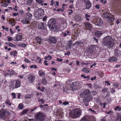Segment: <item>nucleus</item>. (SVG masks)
<instances>
[{
	"mask_svg": "<svg viewBox=\"0 0 121 121\" xmlns=\"http://www.w3.org/2000/svg\"><path fill=\"white\" fill-rule=\"evenodd\" d=\"M38 102H40L42 104H44L45 103V101L42 99H39L38 100Z\"/></svg>",
	"mask_w": 121,
	"mask_h": 121,
	"instance_id": "473e14b6",
	"label": "nucleus"
},
{
	"mask_svg": "<svg viewBox=\"0 0 121 121\" xmlns=\"http://www.w3.org/2000/svg\"><path fill=\"white\" fill-rule=\"evenodd\" d=\"M23 105L22 104H19L18 107L19 109H22L23 108Z\"/></svg>",
	"mask_w": 121,
	"mask_h": 121,
	"instance_id": "c9c22d12",
	"label": "nucleus"
},
{
	"mask_svg": "<svg viewBox=\"0 0 121 121\" xmlns=\"http://www.w3.org/2000/svg\"><path fill=\"white\" fill-rule=\"evenodd\" d=\"M6 104H8L9 106H10L11 105V104L10 103L9 100H7V101L5 103Z\"/></svg>",
	"mask_w": 121,
	"mask_h": 121,
	"instance_id": "a18cd8bd",
	"label": "nucleus"
},
{
	"mask_svg": "<svg viewBox=\"0 0 121 121\" xmlns=\"http://www.w3.org/2000/svg\"><path fill=\"white\" fill-rule=\"evenodd\" d=\"M9 114V112L7 111H0V118H4Z\"/></svg>",
	"mask_w": 121,
	"mask_h": 121,
	"instance_id": "423d86ee",
	"label": "nucleus"
},
{
	"mask_svg": "<svg viewBox=\"0 0 121 121\" xmlns=\"http://www.w3.org/2000/svg\"><path fill=\"white\" fill-rule=\"evenodd\" d=\"M8 40L9 41H11L13 40V38L10 37V36H8L7 37Z\"/></svg>",
	"mask_w": 121,
	"mask_h": 121,
	"instance_id": "c03bdc74",
	"label": "nucleus"
},
{
	"mask_svg": "<svg viewBox=\"0 0 121 121\" xmlns=\"http://www.w3.org/2000/svg\"><path fill=\"white\" fill-rule=\"evenodd\" d=\"M46 25L44 23L40 22L38 25V28L39 29H45Z\"/></svg>",
	"mask_w": 121,
	"mask_h": 121,
	"instance_id": "1a4fd4ad",
	"label": "nucleus"
},
{
	"mask_svg": "<svg viewBox=\"0 0 121 121\" xmlns=\"http://www.w3.org/2000/svg\"><path fill=\"white\" fill-rule=\"evenodd\" d=\"M115 55L117 56L121 55V51L118 49H116L114 51Z\"/></svg>",
	"mask_w": 121,
	"mask_h": 121,
	"instance_id": "f3484780",
	"label": "nucleus"
},
{
	"mask_svg": "<svg viewBox=\"0 0 121 121\" xmlns=\"http://www.w3.org/2000/svg\"><path fill=\"white\" fill-rule=\"evenodd\" d=\"M21 85V82L19 80H17L16 81L15 84V86L14 87V89L18 88L20 87Z\"/></svg>",
	"mask_w": 121,
	"mask_h": 121,
	"instance_id": "dca6fc26",
	"label": "nucleus"
},
{
	"mask_svg": "<svg viewBox=\"0 0 121 121\" xmlns=\"http://www.w3.org/2000/svg\"><path fill=\"white\" fill-rule=\"evenodd\" d=\"M55 20L53 18H51L48 21V26L49 28L51 27L52 26H53L55 24Z\"/></svg>",
	"mask_w": 121,
	"mask_h": 121,
	"instance_id": "6e6552de",
	"label": "nucleus"
},
{
	"mask_svg": "<svg viewBox=\"0 0 121 121\" xmlns=\"http://www.w3.org/2000/svg\"><path fill=\"white\" fill-rule=\"evenodd\" d=\"M40 71H39V76H42L43 75H44L45 74V72H43L42 73H40Z\"/></svg>",
	"mask_w": 121,
	"mask_h": 121,
	"instance_id": "ea45409f",
	"label": "nucleus"
},
{
	"mask_svg": "<svg viewBox=\"0 0 121 121\" xmlns=\"http://www.w3.org/2000/svg\"><path fill=\"white\" fill-rule=\"evenodd\" d=\"M89 110L91 111L93 113H96V112L94 110H92V109H89Z\"/></svg>",
	"mask_w": 121,
	"mask_h": 121,
	"instance_id": "864d4df0",
	"label": "nucleus"
},
{
	"mask_svg": "<svg viewBox=\"0 0 121 121\" xmlns=\"http://www.w3.org/2000/svg\"><path fill=\"white\" fill-rule=\"evenodd\" d=\"M117 60V59L114 56L110 57L108 59V61L109 62L116 61Z\"/></svg>",
	"mask_w": 121,
	"mask_h": 121,
	"instance_id": "5701e85b",
	"label": "nucleus"
},
{
	"mask_svg": "<svg viewBox=\"0 0 121 121\" xmlns=\"http://www.w3.org/2000/svg\"><path fill=\"white\" fill-rule=\"evenodd\" d=\"M5 44L6 45H8V46H10V42H7L6 43H5Z\"/></svg>",
	"mask_w": 121,
	"mask_h": 121,
	"instance_id": "69168bd1",
	"label": "nucleus"
},
{
	"mask_svg": "<svg viewBox=\"0 0 121 121\" xmlns=\"http://www.w3.org/2000/svg\"><path fill=\"white\" fill-rule=\"evenodd\" d=\"M48 60L51 59L52 58V56L50 55H48Z\"/></svg>",
	"mask_w": 121,
	"mask_h": 121,
	"instance_id": "052dcab7",
	"label": "nucleus"
},
{
	"mask_svg": "<svg viewBox=\"0 0 121 121\" xmlns=\"http://www.w3.org/2000/svg\"><path fill=\"white\" fill-rule=\"evenodd\" d=\"M18 13H13V15L14 16H16L17 15H18Z\"/></svg>",
	"mask_w": 121,
	"mask_h": 121,
	"instance_id": "5fc2aeb1",
	"label": "nucleus"
},
{
	"mask_svg": "<svg viewBox=\"0 0 121 121\" xmlns=\"http://www.w3.org/2000/svg\"><path fill=\"white\" fill-rule=\"evenodd\" d=\"M82 44L83 45L84 44L82 43L80 41H77L75 43L74 45H77L79 44Z\"/></svg>",
	"mask_w": 121,
	"mask_h": 121,
	"instance_id": "f704fd0d",
	"label": "nucleus"
},
{
	"mask_svg": "<svg viewBox=\"0 0 121 121\" xmlns=\"http://www.w3.org/2000/svg\"><path fill=\"white\" fill-rule=\"evenodd\" d=\"M36 39L38 42L39 43L41 42L42 40L39 37H37L36 38Z\"/></svg>",
	"mask_w": 121,
	"mask_h": 121,
	"instance_id": "72a5a7b5",
	"label": "nucleus"
},
{
	"mask_svg": "<svg viewBox=\"0 0 121 121\" xmlns=\"http://www.w3.org/2000/svg\"><path fill=\"white\" fill-rule=\"evenodd\" d=\"M44 14L43 10L41 9H37L35 11L34 16L36 19H40L43 18Z\"/></svg>",
	"mask_w": 121,
	"mask_h": 121,
	"instance_id": "7ed1b4c3",
	"label": "nucleus"
},
{
	"mask_svg": "<svg viewBox=\"0 0 121 121\" xmlns=\"http://www.w3.org/2000/svg\"><path fill=\"white\" fill-rule=\"evenodd\" d=\"M69 11H70V12H69L68 13V14L69 15H71V14L72 13H73V11H72V10L71 9H70L69 10Z\"/></svg>",
	"mask_w": 121,
	"mask_h": 121,
	"instance_id": "3c124183",
	"label": "nucleus"
},
{
	"mask_svg": "<svg viewBox=\"0 0 121 121\" xmlns=\"http://www.w3.org/2000/svg\"><path fill=\"white\" fill-rule=\"evenodd\" d=\"M44 0H35L39 4L42 5L44 2Z\"/></svg>",
	"mask_w": 121,
	"mask_h": 121,
	"instance_id": "c756f323",
	"label": "nucleus"
},
{
	"mask_svg": "<svg viewBox=\"0 0 121 121\" xmlns=\"http://www.w3.org/2000/svg\"><path fill=\"white\" fill-rule=\"evenodd\" d=\"M101 121H106L105 119L104 118H103L101 120Z\"/></svg>",
	"mask_w": 121,
	"mask_h": 121,
	"instance_id": "774afa93",
	"label": "nucleus"
},
{
	"mask_svg": "<svg viewBox=\"0 0 121 121\" xmlns=\"http://www.w3.org/2000/svg\"><path fill=\"white\" fill-rule=\"evenodd\" d=\"M10 33L12 34H13L14 33V32L13 31V30L12 29H10Z\"/></svg>",
	"mask_w": 121,
	"mask_h": 121,
	"instance_id": "e2e57ef3",
	"label": "nucleus"
},
{
	"mask_svg": "<svg viewBox=\"0 0 121 121\" xmlns=\"http://www.w3.org/2000/svg\"><path fill=\"white\" fill-rule=\"evenodd\" d=\"M84 2L85 4L86 9H89L91 7L92 3L89 0H84Z\"/></svg>",
	"mask_w": 121,
	"mask_h": 121,
	"instance_id": "0eeeda50",
	"label": "nucleus"
},
{
	"mask_svg": "<svg viewBox=\"0 0 121 121\" xmlns=\"http://www.w3.org/2000/svg\"><path fill=\"white\" fill-rule=\"evenodd\" d=\"M55 6L56 5L57 7L59 5V2L57 1H56V4H55Z\"/></svg>",
	"mask_w": 121,
	"mask_h": 121,
	"instance_id": "6e6d98bb",
	"label": "nucleus"
},
{
	"mask_svg": "<svg viewBox=\"0 0 121 121\" xmlns=\"http://www.w3.org/2000/svg\"><path fill=\"white\" fill-rule=\"evenodd\" d=\"M96 76H95L94 78H91V81H93L94 80H95L96 79Z\"/></svg>",
	"mask_w": 121,
	"mask_h": 121,
	"instance_id": "0e129e2a",
	"label": "nucleus"
},
{
	"mask_svg": "<svg viewBox=\"0 0 121 121\" xmlns=\"http://www.w3.org/2000/svg\"><path fill=\"white\" fill-rule=\"evenodd\" d=\"M110 15V14L109 13H103L102 16V17L104 18H108L109 17Z\"/></svg>",
	"mask_w": 121,
	"mask_h": 121,
	"instance_id": "a211bd4d",
	"label": "nucleus"
},
{
	"mask_svg": "<svg viewBox=\"0 0 121 121\" xmlns=\"http://www.w3.org/2000/svg\"><path fill=\"white\" fill-rule=\"evenodd\" d=\"M30 22V21L26 18H24L21 21L24 24H28Z\"/></svg>",
	"mask_w": 121,
	"mask_h": 121,
	"instance_id": "6ab92c4d",
	"label": "nucleus"
},
{
	"mask_svg": "<svg viewBox=\"0 0 121 121\" xmlns=\"http://www.w3.org/2000/svg\"><path fill=\"white\" fill-rule=\"evenodd\" d=\"M24 61L25 62L28 63H30L31 62L30 60L27 59H25L24 60Z\"/></svg>",
	"mask_w": 121,
	"mask_h": 121,
	"instance_id": "79ce46f5",
	"label": "nucleus"
},
{
	"mask_svg": "<svg viewBox=\"0 0 121 121\" xmlns=\"http://www.w3.org/2000/svg\"><path fill=\"white\" fill-rule=\"evenodd\" d=\"M49 29L52 31L54 30H57L58 29V27L55 24L53 26H52L51 27H50Z\"/></svg>",
	"mask_w": 121,
	"mask_h": 121,
	"instance_id": "412c9836",
	"label": "nucleus"
},
{
	"mask_svg": "<svg viewBox=\"0 0 121 121\" xmlns=\"http://www.w3.org/2000/svg\"><path fill=\"white\" fill-rule=\"evenodd\" d=\"M8 5V4L6 3H5L3 5V6L4 7H5L7 6Z\"/></svg>",
	"mask_w": 121,
	"mask_h": 121,
	"instance_id": "bf43d9fd",
	"label": "nucleus"
},
{
	"mask_svg": "<svg viewBox=\"0 0 121 121\" xmlns=\"http://www.w3.org/2000/svg\"><path fill=\"white\" fill-rule=\"evenodd\" d=\"M10 54L11 55H13L14 56H15L17 54V52L16 51H15L13 52H11Z\"/></svg>",
	"mask_w": 121,
	"mask_h": 121,
	"instance_id": "7c9ffc66",
	"label": "nucleus"
},
{
	"mask_svg": "<svg viewBox=\"0 0 121 121\" xmlns=\"http://www.w3.org/2000/svg\"><path fill=\"white\" fill-rule=\"evenodd\" d=\"M36 116V121H43L45 119V116L42 113L39 112Z\"/></svg>",
	"mask_w": 121,
	"mask_h": 121,
	"instance_id": "39448f33",
	"label": "nucleus"
},
{
	"mask_svg": "<svg viewBox=\"0 0 121 121\" xmlns=\"http://www.w3.org/2000/svg\"><path fill=\"white\" fill-rule=\"evenodd\" d=\"M81 96L83 98L84 102H88L91 101L92 99V96L91 95V92L88 89H84L81 94Z\"/></svg>",
	"mask_w": 121,
	"mask_h": 121,
	"instance_id": "f257e3e1",
	"label": "nucleus"
},
{
	"mask_svg": "<svg viewBox=\"0 0 121 121\" xmlns=\"http://www.w3.org/2000/svg\"><path fill=\"white\" fill-rule=\"evenodd\" d=\"M22 39V36L20 33H18L17 34L16 36V41L21 40Z\"/></svg>",
	"mask_w": 121,
	"mask_h": 121,
	"instance_id": "4468645a",
	"label": "nucleus"
},
{
	"mask_svg": "<svg viewBox=\"0 0 121 121\" xmlns=\"http://www.w3.org/2000/svg\"><path fill=\"white\" fill-rule=\"evenodd\" d=\"M82 71L86 73H88L89 71V69L86 68H83L82 69Z\"/></svg>",
	"mask_w": 121,
	"mask_h": 121,
	"instance_id": "a878e982",
	"label": "nucleus"
},
{
	"mask_svg": "<svg viewBox=\"0 0 121 121\" xmlns=\"http://www.w3.org/2000/svg\"><path fill=\"white\" fill-rule=\"evenodd\" d=\"M69 104V102L66 101H65L63 103V104L65 105H68Z\"/></svg>",
	"mask_w": 121,
	"mask_h": 121,
	"instance_id": "de8ad7c7",
	"label": "nucleus"
},
{
	"mask_svg": "<svg viewBox=\"0 0 121 121\" xmlns=\"http://www.w3.org/2000/svg\"><path fill=\"white\" fill-rule=\"evenodd\" d=\"M81 83L77 81L73 82L72 84L74 86H79V83Z\"/></svg>",
	"mask_w": 121,
	"mask_h": 121,
	"instance_id": "b1692460",
	"label": "nucleus"
},
{
	"mask_svg": "<svg viewBox=\"0 0 121 121\" xmlns=\"http://www.w3.org/2000/svg\"><path fill=\"white\" fill-rule=\"evenodd\" d=\"M114 20V18L113 16L111 17L110 16L108 18V21L109 23H112Z\"/></svg>",
	"mask_w": 121,
	"mask_h": 121,
	"instance_id": "aec40b11",
	"label": "nucleus"
},
{
	"mask_svg": "<svg viewBox=\"0 0 121 121\" xmlns=\"http://www.w3.org/2000/svg\"><path fill=\"white\" fill-rule=\"evenodd\" d=\"M103 41L105 45L108 47L110 48L112 47L113 39L110 36H108L104 37Z\"/></svg>",
	"mask_w": 121,
	"mask_h": 121,
	"instance_id": "f03ea898",
	"label": "nucleus"
},
{
	"mask_svg": "<svg viewBox=\"0 0 121 121\" xmlns=\"http://www.w3.org/2000/svg\"><path fill=\"white\" fill-rule=\"evenodd\" d=\"M50 69H51L52 70H54L55 71H56V68H50Z\"/></svg>",
	"mask_w": 121,
	"mask_h": 121,
	"instance_id": "13d9d810",
	"label": "nucleus"
},
{
	"mask_svg": "<svg viewBox=\"0 0 121 121\" xmlns=\"http://www.w3.org/2000/svg\"><path fill=\"white\" fill-rule=\"evenodd\" d=\"M42 83L44 85L47 84V81L45 79H43L42 80Z\"/></svg>",
	"mask_w": 121,
	"mask_h": 121,
	"instance_id": "e433bc0d",
	"label": "nucleus"
},
{
	"mask_svg": "<svg viewBox=\"0 0 121 121\" xmlns=\"http://www.w3.org/2000/svg\"><path fill=\"white\" fill-rule=\"evenodd\" d=\"M48 39V42L51 43L55 44L57 41V39L55 37H50Z\"/></svg>",
	"mask_w": 121,
	"mask_h": 121,
	"instance_id": "ddd939ff",
	"label": "nucleus"
},
{
	"mask_svg": "<svg viewBox=\"0 0 121 121\" xmlns=\"http://www.w3.org/2000/svg\"><path fill=\"white\" fill-rule=\"evenodd\" d=\"M56 11L57 12H59L60 11L62 12H64V10L63 9H57V10H56Z\"/></svg>",
	"mask_w": 121,
	"mask_h": 121,
	"instance_id": "09e8293b",
	"label": "nucleus"
},
{
	"mask_svg": "<svg viewBox=\"0 0 121 121\" xmlns=\"http://www.w3.org/2000/svg\"><path fill=\"white\" fill-rule=\"evenodd\" d=\"M55 2H54V0H52L51 1V4L50 5L52 6L53 5V4L55 3Z\"/></svg>",
	"mask_w": 121,
	"mask_h": 121,
	"instance_id": "4d7b16f0",
	"label": "nucleus"
},
{
	"mask_svg": "<svg viewBox=\"0 0 121 121\" xmlns=\"http://www.w3.org/2000/svg\"><path fill=\"white\" fill-rule=\"evenodd\" d=\"M84 25L87 29L91 31L93 28L92 25L90 23L86 22L85 23Z\"/></svg>",
	"mask_w": 121,
	"mask_h": 121,
	"instance_id": "9d476101",
	"label": "nucleus"
},
{
	"mask_svg": "<svg viewBox=\"0 0 121 121\" xmlns=\"http://www.w3.org/2000/svg\"><path fill=\"white\" fill-rule=\"evenodd\" d=\"M37 108V107H34V108L33 109H30V112H32L34 111L35 110H36Z\"/></svg>",
	"mask_w": 121,
	"mask_h": 121,
	"instance_id": "37998d69",
	"label": "nucleus"
},
{
	"mask_svg": "<svg viewBox=\"0 0 121 121\" xmlns=\"http://www.w3.org/2000/svg\"><path fill=\"white\" fill-rule=\"evenodd\" d=\"M99 5L98 4H96L95 6V8L97 9H99Z\"/></svg>",
	"mask_w": 121,
	"mask_h": 121,
	"instance_id": "603ef678",
	"label": "nucleus"
},
{
	"mask_svg": "<svg viewBox=\"0 0 121 121\" xmlns=\"http://www.w3.org/2000/svg\"><path fill=\"white\" fill-rule=\"evenodd\" d=\"M10 46L13 48H16V46L14 44L12 43H10Z\"/></svg>",
	"mask_w": 121,
	"mask_h": 121,
	"instance_id": "a19ab883",
	"label": "nucleus"
},
{
	"mask_svg": "<svg viewBox=\"0 0 121 121\" xmlns=\"http://www.w3.org/2000/svg\"><path fill=\"white\" fill-rule=\"evenodd\" d=\"M30 110V109H25L23 110L22 112H21V113H22V115L26 114V113L27 112H28Z\"/></svg>",
	"mask_w": 121,
	"mask_h": 121,
	"instance_id": "cd10ccee",
	"label": "nucleus"
},
{
	"mask_svg": "<svg viewBox=\"0 0 121 121\" xmlns=\"http://www.w3.org/2000/svg\"><path fill=\"white\" fill-rule=\"evenodd\" d=\"M35 78V76L32 75H29L28 78V79L29 81V83H33Z\"/></svg>",
	"mask_w": 121,
	"mask_h": 121,
	"instance_id": "9b49d317",
	"label": "nucleus"
},
{
	"mask_svg": "<svg viewBox=\"0 0 121 121\" xmlns=\"http://www.w3.org/2000/svg\"><path fill=\"white\" fill-rule=\"evenodd\" d=\"M14 81H11L10 83L9 86L10 87H12L14 89Z\"/></svg>",
	"mask_w": 121,
	"mask_h": 121,
	"instance_id": "393cba45",
	"label": "nucleus"
},
{
	"mask_svg": "<svg viewBox=\"0 0 121 121\" xmlns=\"http://www.w3.org/2000/svg\"><path fill=\"white\" fill-rule=\"evenodd\" d=\"M102 34V32L99 31H97L95 32V35L97 37H99Z\"/></svg>",
	"mask_w": 121,
	"mask_h": 121,
	"instance_id": "4be33fe9",
	"label": "nucleus"
},
{
	"mask_svg": "<svg viewBox=\"0 0 121 121\" xmlns=\"http://www.w3.org/2000/svg\"><path fill=\"white\" fill-rule=\"evenodd\" d=\"M62 35L65 37L67 36V34H66L65 33H63L62 34Z\"/></svg>",
	"mask_w": 121,
	"mask_h": 121,
	"instance_id": "338daca9",
	"label": "nucleus"
},
{
	"mask_svg": "<svg viewBox=\"0 0 121 121\" xmlns=\"http://www.w3.org/2000/svg\"><path fill=\"white\" fill-rule=\"evenodd\" d=\"M95 20V24L97 26H100L102 24L103 21L100 18H98L96 19Z\"/></svg>",
	"mask_w": 121,
	"mask_h": 121,
	"instance_id": "f8f14e48",
	"label": "nucleus"
},
{
	"mask_svg": "<svg viewBox=\"0 0 121 121\" xmlns=\"http://www.w3.org/2000/svg\"><path fill=\"white\" fill-rule=\"evenodd\" d=\"M81 77H83L84 78H86L87 81H88L90 79V77L89 76H86L85 75L82 74L81 75Z\"/></svg>",
	"mask_w": 121,
	"mask_h": 121,
	"instance_id": "c85d7f7f",
	"label": "nucleus"
},
{
	"mask_svg": "<svg viewBox=\"0 0 121 121\" xmlns=\"http://www.w3.org/2000/svg\"><path fill=\"white\" fill-rule=\"evenodd\" d=\"M26 18L28 20L30 21L32 17V14L28 12L26 13Z\"/></svg>",
	"mask_w": 121,
	"mask_h": 121,
	"instance_id": "2eb2a0df",
	"label": "nucleus"
},
{
	"mask_svg": "<svg viewBox=\"0 0 121 121\" xmlns=\"http://www.w3.org/2000/svg\"><path fill=\"white\" fill-rule=\"evenodd\" d=\"M69 44L68 46L66 47V48H70L72 46V43L71 40H69Z\"/></svg>",
	"mask_w": 121,
	"mask_h": 121,
	"instance_id": "bb28decb",
	"label": "nucleus"
},
{
	"mask_svg": "<svg viewBox=\"0 0 121 121\" xmlns=\"http://www.w3.org/2000/svg\"><path fill=\"white\" fill-rule=\"evenodd\" d=\"M21 96V94L20 93H19L18 94V95H17V96L18 97V99H19L20 98V97Z\"/></svg>",
	"mask_w": 121,
	"mask_h": 121,
	"instance_id": "680f3d73",
	"label": "nucleus"
},
{
	"mask_svg": "<svg viewBox=\"0 0 121 121\" xmlns=\"http://www.w3.org/2000/svg\"><path fill=\"white\" fill-rule=\"evenodd\" d=\"M12 95L13 96V98L15 99L16 98V95L14 93H12Z\"/></svg>",
	"mask_w": 121,
	"mask_h": 121,
	"instance_id": "49530a36",
	"label": "nucleus"
},
{
	"mask_svg": "<svg viewBox=\"0 0 121 121\" xmlns=\"http://www.w3.org/2000/svg\"><path fill=\"white\" fill-rule=\"evenodd\" d=\"M56 60L58 61H60V62H62L63 61V59H60L59 58H57Z\"/></svg>",
	"mask_w": 121,
	"mask_h": 121,
	"instance_id": "8fccbe9b",
	"label": "nucleus"
},
{
	"mask_svg": "<svg viewBox=\"0 0 121 121\" xmlns=\"http://www.w3.org/2000/svg\"><path fill=\"white\" fill-rule=\"evenodd\" d=\"M108 89L107 88H105L103 89L102 90V92L103 93L106 92L108 90Z\"/></svg>",
	"mask_w": 121,
	"mask_h": 121,
	"instance_id": "58836bf2",
	"label": "nucleus"
},
{
	"mask_svg": "<svg viewBox=\"0 0 121 121\" xmlns=\"http://www.w3.org/2000/svg\"><path fill=\"white\" fill-rule=\"evenodd\" d=\"M82 112V110L80 109H76L72 111V115L74 118L78 117L80 116Z\"/></svg>",
	"mask_w": 121,
	"mask_h": 121,
	"instance_id": "20e7f679",
	"label": "nucleus"
},
{
	"mask_svg": "<svg viewBox=\"0 0 121 121\" xmlns=\"http://www.w3.org/2000/svg\"><path fill=\"white\" fill-rule=\"evenodd\" d=\"M14 71L13 70H12L11 71L10 73H9L8 74L9 75L11 76L12 75L14 74Z\"/></svg>",
	"mask_w": 121,
	"mask_h": 121,
	"instance_id": "4c0bfd02",
	"label": "nucleus"
},
{
	"mask_svg": "<svg viewBox=\"0 0 121 121\" xmlns=\"http://www.w3.org/2000/svg\"><path fill=\"white\" fill-rule=\"evenodd\" d=\"M85 18L87 21H89L90 20L88 18L90 17V15H88L87 14H86L85 15Z\"/></svg>",
	"mask_w": 121,
	"mask_h": 121,
	"instance_id": "2f4dec72",
	"label": "nucleus"
}]
</instances>
